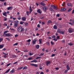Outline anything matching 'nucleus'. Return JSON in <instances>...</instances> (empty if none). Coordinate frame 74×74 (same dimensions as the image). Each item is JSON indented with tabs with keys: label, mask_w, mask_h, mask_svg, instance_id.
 Wrapping results in <instances>:
<instances>
[{
	"label": "nucleus",
	"mask_w": 74,
	"mask_h": 74,
	"mask_svg": "<svg viewBox=\"0 0 74 74\" xmlns=\"http://www.w3.org/2000/svg\"><path fill=\"white\" fill-rule=\"evenodd\" d=\"M52 8H53L54 9H55L56 10H57L58 9L56 7V6L54 5H51V7L49 8V10L51 12L54 11L53 9H52Z\"/></svg>",
	"instance_id": "nucleus-1"
},
{
	"label": "nucleus",
	"mask_w": 74,
	"mask_h": 74,
	"mask_svg": "<svg viewBox=\"0 0 74 74\" xmlns=\"http://www.w3.org/2000/svg\"><path fill=\"white\" fill-rule=\"evenodd\" d=\"M14 27L16 28L17 27L19 23V21H14Z\"/></svg>",
	"instance_id": "nucleus-2"
},
{
	"label": "nucleus",
	"mask_w": 74,
	"mask_h": 74,
	"mask_svg": "<svg viewBox=\"0 0 74 74\" xmlns=\"http://www.w3.org/2000/svg\"><path fill=\"white\" fill-rule=\"evenodd\" d=\"M25 31V29H24V28L22 27V29L21 30V31L20 32V33H22V34H26V32H24Z\"/></svg>",
	"instance_id": "nucleus-3"
},
{
	"label": "nucleus",
	"mask_w": 74,
	"mask_h": 74,
	"mask_svg": "<svg viewBox=\"0 0 74 74\" xmlns=\"http://www.w3.org/2000/svg\"><path fill=\"white\" fill-rule=\"evenodd\" d=\"M23 27L21 26H19L17 27V30L19 32H20Z\"/></svg>",
	"instance_id": "nucleus-4"
},
{
	"label": "nucleus",
	"mask_w": 74,
	"mask_h": 74,
	"mask_svg": "<svg viewBox=\"0 0 74 74\" xmlns=\"http://www.w3.org/2000/svg\"><path fill=\"white\" fill-rule=\"evenodd\" d=\"M73 29L71 28H69L68 29V32L70 33H71L73 32Z\"/></svg>",
	"instance_id": "nucleus-5"
},
{
	"label": "nucleus",
	"mask_w": 74,
	"mask_h": 74,
	"mask_svg": "<svg viewBox=\"0 0 74 74\" xmlns=\"http://www.w3.org/2000/svg\"><path fill=\"white\" fill-rule=\"evenodd\" d=\"M51 64V62L49 61H47L46 63V65L47 66H49V65H50Z\"/></svg>",
	"instance_id": "nucleus-6"
},
{
	"label": "nucleus",
	"mask_w": 74,
	"mask_h": 74,
	"mask_svg": "<svg viewBox=\"0 0 74 74\" xmlns=\"http://www.w3.org/2000/svg\"><path fill=\"white\" fill-rule=\"evenodd\" d=\"M37 41V40L34 39L32 41V43L33 45H34L36 44V42Z\"/></svg>",
	"instance_id": "nucleus-7"
},
{
	"label": "nucleus",
	"mask_w": 74,
	"mask_h": 74,
	"mask_svg": "<svg viewBox=\"0 0 74 74\" xmlns=\"http://www.w3.org/2000/svg\"><path fill=\"white\" fill-rule=\"evenodd\" d=\"M5 36L6 37H10V36H12V35L10 34V33H8L5 34Z\"/></svg>",
	"instance_id": "nucleus-8"
},
{
	"label": "nucleus",
	"mask_w": 74,
	"mask_h": 74,
	"mask_svg": "<svg viewBox=\"0 0 74 74\" xmlns=\"http://www.w3.org/2000/svg\"><path fill=\"white\" fill-rule=\"evenodd\" d=\"M48 8L47 7H43V9L44 11L46 10Z\"/></svg>",
	"instance_id": "nucleus-9"
},
{
	"label": "nucleus",
	"mask_w": 74,
	"mask_h": 74,
	"mask_svg": "<svg viewBox=\"0 0 74 74\" xmlns=\"http://www.w3.org/2000/svg\"><path fill=\"white\" fill-rule=\"evenodd\" d=\"M21 19L23 21H25V20L26 19V18L25 17H23Z\"/></svg>",
	"instance_id": "nucleus-10"
},
{
	"label": "nucleus",
	"mask_w": 74,
	"mask_h": 74,
	"mask_svg": "<svg viewBox=\"0 0 74 74\" xmlns=\"http://www.w3.org/2000/svg\"><path fill=\"white\" fill-rule=\"evenodd\" d=\"M13 9V8L12 7H10L7 8V10H12Z\"/></svg>",
	"instance_id": "nucleus-11"
},
{
	"label": "nucleus",
	"mask_w": 74,
	"mask_h": 74,
	"mask_svg": "<svg viewBox=\"0 0 74 74\" xmlns=\"http://www.w3.org/2000/svg\"><path fill=\"white\" fill-rule=\"evenodd\" d=\"M32 13V12L30 11L29 12V11H27L26 12L27 15H30V14Z\"/></svg>",
	"instance_id": "nucleus-12"
},
{
	"label": "nucleus",
	"mask_w": 74,
	"mask_h": 74,
	"mask_svg": "<svg viewBox=\"0 0 74 74\" xmlns=\"http://www.w3.org/2000/svg\"><path fill=\"white\" fill-rule=\"evenodd\" d=\"M3 15L7 17V12H5L4 13H3Z\"/></svg>",
	"instance_id": "nucleus-13"
},
{
	"label": "nucleus",
	"mask_w": 74,
	"mask_h": 74,
	"mask_svg": "<svg viewBox=\"0 0 74 74\" xmlns=\"http://www.w3.org/2000/svg\"><path fill=\"white\" fill-rule=\"evenodd\" d=\"M66 9L64 8H61V11H66Z\"/></svg>",
	"instance_id": "nucleus-14"
},
{
	"label": "nucleus",
	"mask_w": 74,
	"mask_h": 74,
	"mask_svg": "<svg viewBox=\"0 0 74 74\" xmlns=\"http://www.w3.org/2000/svg\"><path fill=\"white\" fill-rule=\"evenodd\" d=\"M53 28L55 29H57L58 28V27L56 25H55L53 26Z\"/></svg>",
	"instance_id": "nucleus-15"
},
{
	"label": "nucleus",
	"mask_w": 74,
	"mask_h": 74,
	"mask_svg": "<svg viewBox=\"0 0 74 74\" xmlns=\"http://www.w3.org/2000/svg\"><path fill=\"white\" fill-rule=\"evenodd\" d=\"M40 4L41 5H43V6H44L46 5V4L45 3H43L42 2H41L40 3Z\"/></svg>",
	"instance_id": "nucleus-16"
},
{
	"label": "nucleus",
	"mask_w": 74,
	"mask_h": 74,
	"mask_svg": "<svg viewBox=\"0 0 74 74\" xmlns=\"http://www.w3.org/2000/svg\"><path fill=\"white\" fill-rule=\"evenodd\" d=\"M8 53H5L4 56H3V57L4 58H6L8 57Z\"/></svg>",
	"instance_id": "nucleus-17"
},
{
	"label": "nucleus",
	"mask_w": 74,
	"mask_h": 74,
	"mask_svg": "<svg viewBox=\"0 0 74 74\" xmlns=\"http://www.w3.org/2000/svg\"><path fill=\"white\" fill-rule=\"evenodd\" d=\"M42 39H40L39 40V43L40 44H42Z\"/></svg>",
	"instance_id": "nucleus-18"
},
{
	"label": "nucleus",
	"mask_w": 74,
	"mask_h": 74,
	"mask_svg": "<svg viewBox=\"0 0 74 74\" xmlns=\"http://www.w3.org/2000/svg\"><path fill=\"white\" fill-rule=\"evenodd\" d=\"M37 12H38L39 14H41V10L38 9L37 10Z\"/></svg>",
	"instance_id": "nucleus-19"
},
{
	"label": "nucleus",
	"mask_w": 74,
	"mask_h": 74,
	"mask_svg": "<svg viewBox=\"0 0 74 74\" xmlns=\"http://www.w3.org/2000/svg\"><path fill=\"white\" fill-rule=\"evenodd\" d=\"M29 9V10L30 12H32L33 11V10L32 8V7L31 6H30Z\"/></svg>",
	"instance_id": "nucleus-20"
},
{
	"label": "nucleus",
	"mask_w": 74,
	"mask_h": 74,
	"mask_svg": "<svg viewBox=\"0 0 74 74\" xmlns=\"http://www.w3.org/2000/svg\"><path fill=\"white\" fill-rule=\"evenodd\" d=\"M67 5L68 6H71L72 5V4L70 3H67Z\"/></svg>",
	"instance_id": "nucleus-21"
},
{
	"label": "nucleus",
	"mask_w": 74,
	"mask_h": 74,
	"mask_svg": "<svg viewBox=\"0 0 74 74\" xmlns=\"http://www.w3.org/2000/svg\"><path fill=\"white\" fill-rule=\"evenodd\" d=\"M64 31H61L60 34H64Z\"/></svg>",
	"instance_id": "nucleus-22"
},
{
	"label": "nucleus",
	"mask_w": 74,
	"mask_h": 74,
	"mask_svg": "<svg viewBox=\"0 0 74 74\" xmlns=\"http://www.w3.org/2000/svg\"><path fill=\"white\" fill-rule=\"evenodd\" d=\"M40 48V45H37L36 46V48L37 49H38Z\"/></svg>",
	"instance_id": "nucleus-23"
},
{
	"label": "nucleus",
	"mask_w": 74,
	"mask_h": 74,
	"mask_svg": "<svg viewBox=\"0 0 74 74\" xmlns=\"http://www.w3.org/2000/svg\"><path fill=\"white\" fill-rule=\"evenodd\" d=\"M10 69H9L7 71H6L5 72V74L6 73H8V72L10 71Z\"/></svg>",
	"instance_id": "nucleus-24"
},
{
	"label": "nucleus",
	"mask_w": 74,
	"mask_h": 74,
	"mask_svg": "<svg viewBox=\"0 0 74 74\" xmlns=\"http://www.w3.org/2000/svg\"><path fill=\"white\" fill-rule=\"evenodd\" d=\"M37 62V60H33L32 61H31V62Z\"/></svg>",
	"instance_id": "nucleus-25"
},
{
	"label": "nucleus",
	"mask_w": 74,
	"mask_h": 74,
	"mask_svg": "<svg viewBox=\"0 0 74 74\" xmlns=\"http://www.w3.org/2000/svg\"><path fill=\"white\" fill-rule=\"evenodd\" d=\"M61 31L60 29H58L57 30V32L58 33L60 34Z\"/></svg>",
	"instance_id": "nucleus-26"
},
{
	"label": "nucleus",
	"mask_w": 74,
	"mask_h": 74,
	"mask_svg": "<svg viewBox=\"0 0 74 74\" xmlns=\"http://www.w3.org/2000/svg\"><path fill=\"white\" fill-rule=\"evenodd\" d=\"M4 46L3 45H0V49H1L2 48H3Z\"/></svg>",
	"instance_id": "nucleus-27"
},
{
	"label": "nucleus",
	"mask_w": 74,
	"mask_h": 74,
	"mask_svg": "<svg viewBox=\"0 0 74 74\" xmlns=\"http://www.w3.org/2000/svg\"><path fill=\"white\" fill-rule=\"evenodd\" d=\"M66 68H67V70H70V68L69 67V65H67L66 66Z\"/></svg>",
	"instance_id": "nucleus-28"
},
{
	"label": "nucleus",
	"mask_w": 74,
	"mask_h": 74,
	"mask_svg": "<svg viewBox=\"0 0 74 74\" xmlns=\"http://www.w3.org/2000/svg\"><path fill=\"white\" fill-rule=\"evenodd\" d=\"M24 23V22H22V21H21L20 22V24L21 25H23V24Z\"/></svg>",
	"instance_id": "nucleus-29"
},
{
	"label": "nucleus",
	"mask_w": 74,
	"mask_h": 74,
	"mask_svg": "<svg viewBox=\"0 0 74 74\" xmlns=\"http://www.w3.org/2000/svg\"><path fill=\"white\" fill-rule=\"evenodd\" d=\"M14 69H13L10 71V73H14Z\"/></svg>",
	"instance_id": "nucleus-30"
},
{
	"label": "nucleus",
	"mask_w": 74,
	"mask_h": 74,
	"mask_svg": "<svg viewBox=\"0 0 74 74\" xmlns=\"http://www.w3.org/2000/svg\"><path fill=\"white\" fill-rule=\"evenodd\" d=\"M23 67H20L19 68H18L17 69V70H20V69H23Z\"/></svg>",
	"instance_id": "nucleus-31"
},
{
	"label": "nucleus",
	"mask_w": 74,
	"mask_h": 74,
	"mask_svg": "<svg viewBox=\"0 0 74 74\" xmlns=\"http://www.w3.org/2000/svg\"><path fill=\"white\" fill-rule=\"evenodd\" d=\"M47 23H52V21H51V20H49L47 22Z\"/></svg>",
	"instance_id": "nucleus-32"
},
{
	"label": "nucleus",
	"mask_w": 74,
	"mask_h": 74,
	"mask_svg": "<svg viewBox=\"0 0 74 74\" xmlns=\"http://www.w3.org/2000/svg\"><path fill=\"white\" fill-rule=\"evenodd\" d=\"M31 39H29L28 40H27L26 41H27V42H30L31 41Z\"/></svg>",
	"instance_id": "nucleus-33"
},
{
	"label": "nucleus",
	"mask_w": 74,
	"mask_h": 74,
	"mask_svg": "<svg viewBox=\"0 0 74 74\" xmlns=\"http://www.w3.org/2000/svg\"><path fill=\"white\" fill-rule=\"evenodd\" d=\"M68 45L70 46H72L73 45V44L72 43L70 42V43H68Z\"/></svg>",
	"instance_id": "nucleus-34"
},
{
	"label": "nucleus",
	"mask_w": 74,
	"mask_h": 74,
	"mask_svg": "<svg viewBox=\"0 0 74 74\" xmlns=\"http://www.w3.org/2000/svg\"><path fill=\"white\" fill-rule=\"evenodd\" d=\"M8 31H6L4 32L3 33V34H5L7 33L8 32Z\"/></svg>",
	"instance_id": "nucleus-35"
},
{
	"label": "nucleus",
	"mask_w": 74,
	"mask_h": 74,
	"mask_svg": "<svg viewBox=\"0 0 74 74\" xmlns=\"http://www.w3.org/2000/svg\"><path fill=\"white\" fill-rule=\"evenodd\" d=\"M27 69V67L26 66L23 67V69Z\"/></svg>",
	"instance_id": "nucleus-36"
},
{
	"label": "nucleus",
	"mask_w": 74,
	"mask_h": 74,
	"mask_svg": "<svg viewBox=\"0 0 74 74\" xmlns=\"http://www.w3.org/2000/svg\"><path fill=\"white\" fill-rule=\"evenodd\" d=\"M37 27H38V28H40V24H38L37 25Z\"/></svg>",
	"instance_id": "nucleus-37"
},
{
	"label": "nucleus",
	"mask_w": 74,
	"mask_h": 74,
	"mask_svg": "<svg viewBox=\"0 0 74 74\" xmlns=\"http://www.w3.org/2000/svg\"><path fill=\"white\" fill-rule=\"evenodd\" d=\"M17 19H18L19 20H21V17L20 16H19L18 17Z\"/></svg>",
	"instance_id": "nucleus-38"
},
{
	"label": "nucleus",
	"mask_w": 74,
	"mask_h": 74,
	"mask_svg": "<svg viewBox=\"0 0 74 74\" xmlns=\"http://www.w3.org/2000/svg\"><path fill=\"white\" fill-rule=\"evenodd\" d=\"M28 25V23H25V26H27Z\"/></svg>",
	"instance_id": "nucleus-39"
},
{
	"label": "nucleus",
	"mask_w": 74,
	"mask_h": 74,
	"mask_svg": "<svg viewBox=\"0 0 74 74\" xmlns=\"http://www.w3.org/2000/svg\"><path fill=\"white\" fill-rule=\"evenodd\" d=\"M72 10V9H71V8H70V9H69L68 10V12H71V11Z\"/></svg>",
	"instance_id": "nucleus-40"
},
{
	"label": "nucleus",
	"mask_w": 74,
	"mask_h": 74,
	"mask_svg": "<svg viewBox=\"0 0 74 74\" xmlns=\"http://www.w3.org/2000/svg\"><path fill=\"white\" fill-rule=\"evenodd\" d=\"M3 40V38H0V42H1Z\"/></svg>",
	"instance_id": "nucleus-41"
},
{
	"label": "nucleus",
	"mask_w": 74,
	"mask_h": 74,
	"mask_svg": "<svg viewBox=\"0 0 74 74\" xmlns=\"http://www.w3.org/2000/svg\"><path fill=\"white\" fill-rule=\"evenodd\" d=\"M34 66L35 67H38V66L37 64H34Z\"/></svg>",
	"instance_id": "nucleus-42"
},
{
	"label": "nucleus",
	"mask_w": 74,
	"mask_h": 74,
	"mask_svg": "<svg viewBox=\"0 0 74 74\" xmlns=\"http://www.w3.org/2000/svg\"><path fill=\"white\" fill-rule=\"evenodd\" d=\"M60 36H57V39H60Z\"/></svg>",
	"instance_id": "nucleus-43"
},
{
	"label": "nucleus",
	"mask_w": 74,
	"mask_h": 74,
	"mask_svg": "<svg viewBox=\"0 0 74 74\" xmlns=\"http://www.w3.org/2000/svg\"><path fill=\"white\" fill-rule=\"evenodd\" d=\"M12 56L14 58H15L17 56H16V55H13Z\"/></svg>",
	"instance_id": "nucleus-44"
},
{
	"label": "nucleus",
	"mask_w": 74,
	"mask_h": 74,
	"mask_svg": "<svg viewBox=\"0 0 74 74\" xmlns=\"http://www.w3.org/2000/svg\"><path fill=\"white\" fill-rule=\"evenodd\" d=\"M68 70H66L65 71H64V73H66L68 71Z\"/></svg>",
	"instance_id": "nucleus-45"
},
{
	"label": "nucleus",
	"mask_w": 74,
	"mask_h": 74,
	"mask_svg": "<svg viewBox=\"0 0 74 74\" xmlns=\"http://www.w3.org/2000/svg\"><path fill=\"white\" fill-rule=\"evenodd\" d=\"M32 58H29L28 59H27V60H32Z\"/></svg>",
	"instance_id": "nucleus-46"
},
{
	"label": "nucleus",
	"mask_w": 74,
	"mask_h": 74,
	"mask_svg": "<svg viewBox=\"0 0 74 74\" xmlns=\"http://www.w3.org/2000/svg\"><path fill=\"white\" fill-rule=\"evenodd\" d=\"M69 24L71 25H73V24L71 22L69 23Z\"/></svg>",
	"instance_id": "nucleus-47"
},
{
	"label": "nucleus",
	"mask_w": 74,
	"mask_h": 74,
	"mask_svg": "<svg viewBox=\"0 0 74 74\" xmlns=\"http://www.w3.org/2000/svg\"><path fill=\"white\" fill-rule=\"evenodd\" d=\"M53 40H55V41H57L58 39H56V38H54L53 39Z\"/></svg>",
	"instance_id": "nucleus-48"
},
{
	"label": "nucleus",
	"mask_w": 74,
	"mask_h": 74,
	"mask_svg": "<svg viewBox=\"0 0 74 74\" xmlns=\"http://www.w3.org/2000/svg\"><path fill=\"white\" fill-rule=\"evenodd\" d=\"M29 54L31 56L32 55H33V53H29Z\"/></svg>",
	"instance_id": "nucleus-49"
},
{
	"label": "nucleus",
	"mask_w": 74,
	"mask_h": 74,
	"mask_svg": "<svg viewBox=\"0 0 74 74\" xmlns=\"http://www.w3.org/2000/svg\"><path fill=\"white\" fill-rule=\"evenodd\" d=\"M18 44V43H15V44L13 45V46L17 45Z\"/></svg>",
	"instance_id": "nucleus-50"
},
{
	"label": "nucleus",
	"mask_w": 74,
	"mask_h": 74,
	"mask_svg": "<svg viewBox=\"0 0 74 74\" xmlns=\"http://www.w3.org/2000/svg\"><path fill=\"white\" fill-rule=\"evenodd\" d=\"M65 5V2H64L62 5V6H64V5Z\"/></svg>",
	"instance_id": "nucleus-51"
},
{
	"label": "nucleus",
	"mask_w": 74,
	"mask_h": 74,
	"mask_svg": "<svg viewBox=\"0 0 74 74\" xmlns=\"http://www.w3.org/2000/svg\"><path fill=\"white\" fill-rule=\"evenodd\" d=\"M55 56V54H52L51 56L54 57V56Z\"/></svg>",
	"instance_id": "nucleus-52"
},
{
	"label": "nucleus",
	"mask_w": 74,
	"mask_h": 74,
	"mask_svg": "<svg viewBox=\"0 0 74 74\" xmlns=\"http://www.w3.org/2000/svg\"><path fill=\"white\" fill-rule=\"evenodd\" d=\"M55 69L56 70H58L59 69V68H58V67H56L55 68Z\"/></svg>",
	"instance_id": "nucleus-53"
},
{
	"label": "nucleus",
	"mask_w": 74,
	"mask_h": 74,
	"mask_svg": "<svg viewBox=\"0 0 74 74\" xmlns=\"http://www.w3.org/2000/svg\"><path fill=\"white\" fill-rule=\"evenodd\" d=\"M72 24L74 25V20H73L72 21Z\"/></svg>",
	"instance_id": "nucleus-54"
},
{
	"label": "nucleus",
	"mask_w": 74,
	"mask_h": 74,
	"mask_svg": "<svg viewBox=\"0 0 74 74\" xmlns=\"http://www.w3.org/2000/svg\"><path fill=\"white\" fill-rule=\"evenodd\" d=\"M44 53H42L40 54V56H42L44 55Z\"/></svg>",
	"instance_id": "nucleus-55"
},
{
	"label": "nucleus",
	"mask_w": 74,
	"mask_h": 74,
	"mask_svg": "<svg viewBox=\"0 0 74 74\" xmlns=\"http://www.w3.org/2000/svg\"><path fill=\"white\" fill-rule=\"evenodd\" d=\"M51 45H53L54 44V43L53 42H52V41L51 42Z\"/></svg>",
	"instance_id": "nucleus-56"
},
{
	"label": "nucleus",
	"mask_w": 74,
	"mask_h": 74,
	"mask_svg": "<svg viewBox=\"0 0 74 74\" xmlns=\"http://www.w3.org/2000/svg\"><path fill=\"white\" fill-rule=\"evenodd\" d=\"M30 65L31 66H34V64L31 63L30 64Z\"/></svg>",
	"instance_id": "nucleus-57"
},
{
	"label": "nucleus",
	"mask_w": 74,
	"mask_h": 74,
	"mask_svg": "<svg viewBox=\"0 0 74 74\" xmlns=\"http://www.w3.org/2000/svg\"><path fill=\"white\" fill-rule=\"evenodd\" d=\"M47 44L48 45H49V42H47Z\"/></svg>",
	"instance_id": "nucleus-58"
},
{
	"label": "nucleus",
	"mask_w": 74,
	"mask_h": 74,
	"mask_svg": "<svg viewBox=\"0 0 74 74\" xmlns=\"http://www.w3.org/2000/svg\"><path fill=\"white\" fill-rule=\"evenodd\" d=\"M9 22H10L11 23H13V21L12 20L10 21V20H9Z\"/></svg>",
	"instance_id": "nucleus-59"
},
{
	"label": "nucleus",
	"mask_w": 74,
	"mask_h": 74,
	"mask_svg": "<svg viewBox=\"0 0 74 74\" xmlns=\"http://www.w3.org/2000/svg\"><path fill=\"white\" fill-rule=\"evenodd\" d=\"M5 1V0H0V1L1 2H4Z\"/></svg>",
	"instance_id": "nucleus-60"
},
{
	"label": "nucleus",
	"mask_w": 74,
	"mask_h": 74,
	"mask_svg": "<svg viewBox=\"0 0 74 74\" xmlns=\"http://www.w3.org/2000/svg\"><path fill=\"white\" fill-rule=\"evenodd\" d=\"M38 29V28L37 27H36L35 28V30L37 31Z\"/></svg>",
	"instance_id": "nucleus-61"
},
{
	"label": "nucleus",
	"mask_w": 74,
	"mask_h": 74,
	"mask_svg": "<svg viewBox=\"0 0 74 74\" xmlns=\"http://www.w3.org/2000/svg\"><path fill=\"white\" fill-rule=\"evenodd\" d=\"M62 42H63V43H64L65 42V40H62Z\"/></svg>",
	"instance_id": "nucleus-62"
},
{
	"label": "nucleus",
	"mask_w": 74,
	"mask_h": 74,
	"mask_svg": "<svg viewBox=\"0 0 74 74\" xmlns=\"http://www.w3.org/2000/svg\"><path fill=\"white\" fill-rule=\"evenodd\" d=\"M11 64V63H9V64H8L7 65V66H9V65H10V64Z\"/></svg>",
	"instance_id": "nucleus-63"
},
{
	"label": "nucleus",
	"mask_w": 74,
	"mask_h": 74,
	"mask_svg": "<svg viewBox=\"0 0 74 74\" xmlns=\"http://www.w3.org/2000/svg\"><path fill=\"white\" fill-rule=\"evenodd\" d=\"M2 50L4 51H5L6 50V48H4L3 49H2Z\"/></svg>",
	"instance_id": "nucleus-64"
}]
</instances>
